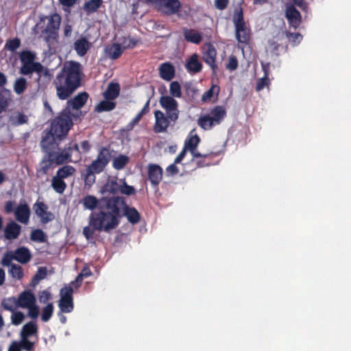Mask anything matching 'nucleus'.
Segmentation results:
<instances>
[{"label":"nucleus","mask_w":351,"mask_h":351,"mask_svg":"<svg viewBox=\"0 0 351 351\" xmlns=\"http://www.w3.org/2000/svg\"><path fill=\"white\" fill-rule=\"evenodd\" d=\"M52 152L45 154L38 165L36 169L37 177H40L48 174L49 169L56 166L52 158Z\"/></svg>","instance_id":"obj_15"},{"label":"nucleus","mask_w":351,"mask_h":351,"mask_svg":"<svg viewBox=\"0 0 351 351\" xmlns=\"http://www.w3.org/2000/svg\"><path fill=\"white\" fill-rule=\"evenodd\" d=\"M84 278H82L80 274H79L75 278V279L73 281H71L67 286L72 287L73 289L75 288V289H78L81 287L82 280Z\"/></svg>","instance_id":"obj_64"},{"label":"nucleus","mask_w":351,"mask_h":351,"mask_svg":"<svg viewBox=\"0 0 351 351\" xmlns=\"http://www.w3.org/2000/svg\"><path fill=\"white\" fill-rule=\"evenodd\" d=\"M73 126V121L71 117V112L69 110H64L51 123V134L62 139L67 135L69 131Z\"/></svg>","instance_id":"obj_3"},{"label":"nucleus","mask_w":351,"mask_h":351,"mask_svg":"<svg viewBox=\"0 0 351 351\" xmlns=\"http://www.w3.org/2000/svg\"><path fill=\"white\" fill-rule=\"evenodd\" d=\"M21 229V226L15 221L9 222L4 228V237L8 240H14L20 235Z\"/></svg>","instance_id":"obj_21"},{"label":"nucleus","mask_w":351,"mask_h":351,"mask_svg":"<svg viewBox=\"0 0 351 351\" xmlns=\"http://www.w3.org/2000/svg\"><path fill=\"white\" fill-rule=\"evenodd\" d=\"M84 78L82 65L74 60L66 61L56 75L52 86L56 95L61 101H67L64 110H80L87 102L89 95L84 91L73 98L72 95L83 85Z\"/></svg>","instance_id":"obj_1"},{"label":"nucleus","mask_w":351,"mask_h":351,"mask_svg":"<svg viewBox=\"0 0 351 351\" xmlns=\"http://www.w3.org/2000/svg\"><path fill=\"white\" fill-rule=\"evenodd\" d=\"M47 274V271L46 267H39L38 271L35 274L34 277V280H40L44 279Z\"/></svg>","instance_id":"obj_63"},{"label":"nucleus","mask_w":351,"mask_h":351,"mask_svg":"<svg viewBox=\"0 0 351 351\" xmlns=\"http://www.w3.org/2000/svg\"><path fill=\"white\" fill-rule=\"evenodd\" d=\"M160 106L165 110L172 122L176 123L179 118L180 110L178 101L169 95H162L159 99Z\"/></svg>","instance_id":"obj_7"},{"label":"nucleus","mask_w":351,"mask_h":351,"mask_svg":"<svg viewBox=\"0 0 351 351\" xmlns=\"http://www.w3.org/2000/svg\"><path fill=\"white\" fill-rule=\"evenodd\" d=\"M36 215L40 218L43 223H47L54 219V215L48 211V206L43 202L37 201L33 206Z\"/></svg>","instance_id":"obj_13"},{"label":"nucleus","mask_w":351,"mask_h":351,"mask_svg":"<svg viewBox=\"0 0 351 351\" xmlns=\"http://www.w3.org/2000/svg\"><path fill=\"white\" fill-rule=\"evenodd\" d=\"M2 306L4 309L14 312L16 307H18L16 299L14 297L9 298L3 302Z\"/></svg>","instance_id":"obj_52"},{"label":"nucleus","mask_w":351,"mask_h":351,"mask_svg":"<svg viewBox=\"0 0 351 351\" xmlns=\"http://www.w3.org/2000/svg\"><path fill=\"white\" fill-rule=\"evenodd\" d=\"M21 46V40L19 38L8 40L5 45V49L12 52L15 51Z\"/></svg>","instance_id":"obj_49"},{"label":"nucleus","mask_w":351,"mask_h":351,"mask_svg":"<svg viewBox=\"0 0 351 351\" xmlns=\"http://www.w3.org/2000/svg\"><path fill=\"white\" fill-rule=\"evenodd\" d=\"M123 204L121 206L120 215L119 218V224L123 216L126 217L128 221L132 224H136L140 221L141 215L138 211L134 207H130L126 204L125 198L123 197Z\"/></svg>","instance_id":"obj_12"},{"label":"nucleus","mask_w":351,"mask_h":351,"mask_svg":"<svg viewBox=\"0 0 351 351\" xmlns=\"http://www.w3.org/2000/svg\"><path fill=\"white\" fill-rule=\"evenodd\" d=\"M119 191L121 193L126 195H132L136 193L134 187L128 185L124 180H123V184L120 185Z\"/></svg>","instance_id":"obj_53"},{"label":"nucleus","mask_w":351,"mask_h":351,"mask_svg":"<svg viewBox=\"0 0 351 351\" xmlns=\"http://www.w3.org/2000/svg\"><path fill=\"white\" fill-rule=\"evenodd\" d=\"M163 171L160 166L156 164H149L147 166L148 180L153 187L156 188L162 179Z\"/></svg>","instance_id":"obj_14"},{"label":"nucleus","mask_w":351,"mask_h":351,"mask_svg":"<svg viewBox=\"0 0 351 351\" xmlns=\"http://www.w3.org/2000/svg\"><path fill=\"white\" fill-rule=\"evenodd\" d=\"M36 302V297L30 290L21 292L16 299V304L18 307H21L22 308H25L32 305H34V304Z\"/></svg>","instance_id":"obj_20"},{"label":"nucleus","mask_w":351,"mask_h":351,"mask_svg":"<svg viewBox=\"0 0 351 351\" xmlns=\"http://www.w3.org/2000/svg\"><path fill=\"white\" fill-rule=\"evenodd\" d=\"M91 47V43L88 40V38L84 36H81L73 43V49L76 53L80 57L84 56Z\"/></svg>","instance_id":"obj_19"},{"label":"nucleus","mask_w":351,"mask_h":351,"mask_svg":"<svg viewBox=\"0 0 351 351\" xmlns=\"http://www.w3.org/2000/svg\"><path fill=\"white\" fill-rule=\"evenodd\" d=\"M155 117V123L154 125V131L156 133H162L167 131L171 120L169 118V115L163 112L156 110L154 112Z\"/></svg>","instance_id":"obj_11"},{"label":"nucleus","mask_w":351,"mask_h":351,"mask_svg":"<svg viewBox=\"0 0 351 351\" xmlns=\"http://www.w3.org/2000/svg\"><path fill=\"white\" fill-rule=\"evenodd\" d=\"M43 33L45 34V40L48 43L56 42L58 38V30H43Z\"/></svg>","instance_id":"obj_51"},{"label":"nucleus","mask_w":351,"mask_h":351,"mask_svg":"<svg viewBox=\"0 0 351 351\" xmlns=\"http://www.w3.org/2000/svg\"><path fill=\"white\" fill-rule=\"evenodd\" d=\"M116 104L110 100L101 101L95 108V110L97 112H101L104 111H110L115 108Z\"/></svg>","instance_id":"obj_40"},{"label":"nucleus","mask_w":351,"mask_h":351,"mask_svg":"<svg viewBox=\"0 0 351 351\" xmlns=\"http://www.w3.org/2000/svg\"><path fill=\"white\" fill-rule=\"evenodd\" d=\"M106 166L102 165L99 160H94L86 168V169L95 173H100Z\"/></svg>","instance_id":"obj_50"},{"label":"nucleus","mask_w":351,"mask_h":351,"mask_svg":"<svg viewBox=\"0 0 351 351\" xmlns=\"http://www.w3.org/2000/svg\"><path fill=\"white\" fill-rule=\"evenodd\" d=\"M75 171L76 169L74 167L66 165L58 169L56 176L64 180L69 177L73 176L75 173Z\"/></svg>","instance_id":"obj_34"},{"label":"nucleus","mask_w":351,"mask_h":351,"mask_svg":"<svg viewBox=\"0 0 351 351\" xmlns=\"http://www.w3.org/2000/svg\"><path fill=\"white\" fill-rule=\"evenodd\" d=\"M197 123L204 130H209L217 125L210 114L201 116L197 120Z\"/></svg>","instance_id":"obj_35"},{"label":"nucleus","mask_w":351,"mask_h":351,"mask_svg":"<svg viewBox=\"0 0 351 351\" xmlns=\"http://www.w3.org/2000/svg\"><path fill=\"white\" fill-rule=\"evenodd\" d=\"M286 17L290 25L294 28H297L300 24L301 14L300 12L292 5L287 7Z\"/></svg>","instance_id":"obj_24"},{"label":"nucleus","mask_w":351,"mask_h":351,"mask_svg":"<svg viewBox=\"0 0 351 351\" xmlns=\"http://www.w3.org/2000/svg\"><path fill=\"white\" fill-rule=\"evenodd\" d=\"M9 274L12 278L21 280L24 276V272L22 267L17 264H12L9 269Z\"/></svg>","instance_id":"obj_43"},{"label":"nucleus","mask_w":351,"mask_h":351,"mask_svg":"<svg viewBox=\"0 0 351 351\" xmlns=\"http://www.w3.org/2000/svg\"><path fill=\"white\" fill-rule=\"evenodd\" d=\"M19 56L21 64L34 62L36 58V53L29 50L22 51Z\"/></svg>","instance_id":"obj_42"},{"label":"nucleus","mask_w":351,"mask_h":351,"mask_svg":"<svg viewBox=\"0 0 351 351\" xmlns=\"http://www.w3.org/2000/svg\"><path fill=\"white\" fill-rule=\"evenodd\" d=\"M30 239L32 241L38 243H45L47 241V236L41 229H36L32 231Z\"/></svg>","instance_id":"obj_44"},{"label":"nucleus","mask_w":351,"mask_h":351,"mask_svg":"<svg viewBox=\"0 0 351 351\" xmlns=\"http://www.w3.org/2000/svg\"><path fill=\"white\" fill-rule=\"evenodd\" d=\"M84 209L98 212L92 213L89 217V224L94 230L106 232L119 226L121 206L123 204V197H102L98 199L93 195L84 196L80 201Z\"/></svg>","instance_id":"obj_2"},{"label":"nucleus","mask_w":351,"mask_h":351,"mask_svg":"<svg viewBox=\"0 0 351 351\" xmlns=\"http://www.w3.org/2000/svg\"><path fill=\"white\" fill-rule=\"evenodd\" d=\"M200 143V138L196 133L195 129H193L187 138L184 141V148L190 152L193 158H209L212 154H202L196 150Z\"/></svg>","instance_id":"obj_9"},{"label":"nucleus","mask_w":351,"mask_h":351,"mask_svg":"<svg viewBox=\"0 0 351 351\" xmlns=\"http://www.w3.org/2000/svg\"><path fill=\"white\" fill-rule=\"evenodd\" d=\"M12 260H14V254L12 252H6L1 260V264L3 266H10L11 267Z\"/></svg>","instance_id":"obj_57"},{"label":"nucleus","mask_w":351,"mask_h":351,"mask_svg":"<svg viewBox=\"0 0 351 351\" xmlns=\"http://www.w3.org/2000/svg\"><path fill=\"white\" fill-rule=\"evenodd\" d=\"M123 49L119 43H113L111 46L106 49V53L112 60L118 59L123 53Z\"/></svg>","instance_id":"obj_32"},{"label":"nucleus","mask_w":351,"mask_h":351,"mask_svg":"<svg viewBox=\"0 0 351 351\" xmlns=\"http://www.w3.org/2000/svg\"><path fill=\"white\" fill-rule=\"evenodd\" d=\"M57 138H58L56 136L51 134L50 132H49L46 136L43 138L40 142V146L45 154L53 152L56 148H58V145L56 143V140Z\"/></svg>","instance_id":"obj_22"},{"label":"nucleus","mask_w":351,"mask_h":351,"mask_svg":"<svg viewBox=\"0 0 351 351\" xmlns=\"http://www.w3.org/2000/svg\"><path fill=\"white\" fill-rule=\"evenodd\" d=\"M10 121L14 126L21 125L28 122L27 115L21 112H16L10 117Z\"/></svg>","instance_id":"obj_36"},{"label":"nucleus","mask_w":351,"mask_h":351,"mask_svg":"<svg viewBox=\"0 0 351 351\" xmlns=\"http://www.w3.org/2000/svg\"><path fill=\"white\" fill-rule=\"evenodd\" d=\"M186 69L189 72L193 73H199L202 69V64L198 60L197 53H193L186 63Z\"/></svg>","instance_id":"obj_27"},{"label":"nucleus","mask_w":351,"mask_h":351,"mask_svg":"<svg viewBox=\"0 0 351 351\" xmlns=\"http://www.w3.org/2000/svg\"><path fill=\"white\" fill-rule=\"evenodd\" d=\"M183 34L185 40L187 42L194 44H199L202 40V34L193 29H184Z\"/></svg>","instance_id":"obj_29"},{"label":"nucleus","mask_w":351,"mask_h":351,"mask_svg":"<svg viewBox=\"0 0 351 351\" xmlns=\"http://www.w3.org/2000/svg\"><path fill=\"white\" fill-rule=\"evenodd\" d=\"M52 154V158L56 166L72 162V156H74L77 160L81 158V152L79 146L77 143L73 142L69 143L68 146L60 152L53 151Z\"/></svg>","instance_id":"obj_5"},{"label":"nucleus","mask_w":351,"mask_h":351,"mask_svg":"<svg viewBox=\"0 0 351 351\" xmlns=\"http://www.w3.org/2000/svg\"><path fill=\"white\" fill-rule=\"evenodd\" d=\"M51 186L52 189L59 194H62L67 186L64 180L57 176H54L52 178Z\"/></svg>","instance_id":"obj_33"},{"label":"nucleus","mask_w":351,"mask_h":351,"mask_svg":"<svg viewBox=\"0 0 351 351\" xmlns=\"http://www.w3.org/2000/svg\"><path fill=\"white\" fill-rule=\"evenodd\" d=\"M26 308L28 309V316L29 317L32 319H36L38 317L39 315V308L38 306L36 305V303Z\"/></svg>","instance_id":"obj_59"},{"label":"nucleus","mask_w":351,"mask_h":351,"mask_svg":"<svg viewBox=\"0 0 351 351\" xmlns=\"http://www.w3.org/2000/svg\"><path fill=\"white\" fill-rule=\"evenodd\" d=\"M27 85V80L24 77H19L14 82V90L17 95H21L26 90Z\"/></svg>","instance_id":"obj_46"},{"label":"nucleus","mask_w":351,"mask_h":351,"mask_svg":"<svg viewBox=\"0 0 351 351\" xmlns=\"http://www.w3.org/2000/svg\"><path fill=\"white\" fill-rule=\"evenodd\" d=\"M53 309H54V308H53V305L52 303L47 304L43 308L42 314H41V319L45 322H48L53 315Z\"/></svg>","instance_id":"obj_48"},{"label":"nucleus","mask_w":351,"mask_h":351,"mask_svg":"<svg viewBox=\"0 0 351 351\" xmlns=\"http://www.w3.org/2000/svg\"><path fill=\"white\" fill-rule=\"evenodd\" d=\"M209 114L215 124L219 125L226 116V111L223 106H216L210 110Z\"/></svg>","instance_id":"obj_28"},{"label":"nucleus","mask_w":351,"mask_h":351,"mask_svg":"<svg viewBox=\"0 0 351 351\" xmlns=\"http://www.w3.org/2000/svg\"><path fill=\"white\" fill-rule=\"evenodd\" d=\"M238 67V60L237 58L234 56H231L229 58V60L228 64H226V69L229 71H234Z\"/></svg>","instance_id":"obj_58"},{"label":"nucleus","mask_w":351,"mask_h":351,"mask_svg":"<svg viewBox=\"0 0 351 351\" xmlns=\"http://www.w3.org/2000/svg\"><path fill=\"white\" fill-rule=\"evenodd\" d=\"M206 154H212V156H210L209 158H193L194 159H197V166L198 167H208L214 164L213 158L218 156L217 153H214L212 152L207 153Z\"/></svg>","instance_id":"obj_41"},{"label":"nucleus","mask_w":351,"mask_h":351,"mask_svg":"<svg viewBox=\"0 0 351 351\" xmlns=\"http://www.w3.org/2000/svg\"><path fill=\"white\" fill-rule=\"evenodd\" d=\"M24 319L25 315L21 311L13 312L11 316L12 324L15 326H18L21 324Z\"/></svg>","instance_id":"obj_55"},{"label":"nucleus","mask_w":351,"mask_h":351,"mask_svg":"<svg viewBox=\"0 0 351 351\" xmlns=\"http://www.w3.org/2000/svg\"><path fill=\"white\" fill-rule=\"evenodd\" d=\"M169 93L173 98H180L182 97V89L178 81L171 82L169 85Z\"/></svg>","instance_id":"obj_45"},{"label":"nucleus","mask_w":351,"mask_h":351,"mask_svg":"<svg viewBox=\"0 0 351 351\" xmlns=\"http://www.w3.org/2000/svg\"><path fill=\"white\" fill-rule=\"evenodd\" d=\"M38 334V327L35 322H29L22 327L20 332V341L25 348V351H34L35 348V342L32 341L29 339L35 337L36 339Z\"/></svg>","instance_id":"obj_6"},{"label":"nucleus","mask_w":351,"mask_h":351,"mask_svg":"<svg viewBox=\"0 0 351 351\" xmlns=\"http://www.w3.org/2000/svg\"><path fill=\"white\" fill-rule=\"evenodd\" d=\"M44 66L38 62H34L21 64L20 68V73L24 75H28L33 73H36L38 75L37 81H39L43 71Z\"/></svg>","instance_id":"obj_18"},{"label":"nucleus","mask_w":351,"mask_h":351,"mask_svg":"<svg viewBox=\"0 0 351 351\" xmlns=\"http://www.w3.org/2000/svg\"><path fill=\"white\" fill-rule=\"evenodd\" d=\"M160 77L167 82L171 81L176 74L175 67L171 62L162 63L158 68Z\"/></svg>","instance_id":"obj_23"},{"label":"nucleus","mask_w":351,"mask_h":351,"mask_svg":"<svg viewBox=\"0 0 351 351\" xmlns=\"http://www.w3.org/2000/svg\"><path fill=\"white\" fill-rule=\"evenodd\" d=\"M120 185L117 180L114 179H109L106 183L101 187V193L105 194L109 193L111 194H116L119 191Z\"/></svg>","instance_id":"obj_31"},{"label":"nucleus","mask_w":351,"mask_h":351,"mask_svg":"<svg viewBox=\"0 0 351 351\" xmlns=\"http://www.w3.org/2000/svg\"><path fill=\"white\" fill-rule=\"evenodd\" d=\"M155 5L159 12L167 16L178 14L181 8L180 0H156Z\"/></svg>","instance_id":"obj_10"},{"label":"nucleus","mask_w":351,"mask_h":351,"mask_svg":"<svg viewBox=\"0 0 351 351\" xmlns=\"http://www.w3.org/2000/svg\"><path fill=\"white\" fill-rule=\"evenodd\" d=\"M216 56L217 51L215 47L210 43L207 44L204 48L202 59L213 71L217 68Z\"/></svg>","instance_id":"obj_16"},{"label":"nucleus","mask_w":351,"mask_h":351,"mask_svg":"<svg viewBox=\"0 0 351 351\" xmlns=\"http://www.w3.org/2000/svg\"><path fill=\"white\" fill-rule=\"evenodd\" d=\"M110 157L111 154L109 149L107 147H102L99 150L95 160H99V162L102 163V165L106 166L110 161Z\"/></svg>","instance_id":"obj_38"},{"label":"nucleus","mask_w":351,"mask_h":351,"mask_svg":"<svg viewBox=\"0 0 351 351\" xmlns=\"http://www.w3.org/2000/svg\"><path fill=\"white\" fill-rule=\"evenodd\" d=\"M102 3V0H89L85 2L84 9L88 13H93L101 7Z\"/></svg>","instance_id":"obj_39"},{"label":"nucleus","mask_w":351,"mask_h":351,"mask_svg":"<svg viewBox=\"0 0 351 351\" xmlns=\"http://www.w3.org/2000/svg\"><path fill=\"white\" fill-rule=\"evenodd\" d=\"M95 173L86 169V173L84 178L85 185H87L90 187L95 182Z\"/></svg>","instance_id":"obj_56"},{"label":"nucleus","mask_w":351,"mask_h":351,"mask_svg":"<svg viewBox=\"0 0 351 351\" xmlns=\"http://www.w3.org/2000/svg\"><path fill=\"white\" fill-rule=\"evenodd\" d=\"M215 86H212L208 90H206L202 97V100L204 102L210 101L214 95V89Z\"/></svg>","instance_id":"obj_60"},{"label":"nucleus","mask_w":351,"mask_h":351,"mask_svg":"<svg viewBox=\"0 0 351 351\" xmlns=\"http://www.w3.org/2000/svg\"><path fill=\"white\" fill-rule=\"evenodd\" d=\"M73 292L74 291L71 286H64L60 289V299L58 306L62 313H69L73 311L74 308Z\"/></svg>","instance_id":"obj_8"},{"label":"nucleus","mask_w":351,"mask_h":351,"mask_svg":"<svg viewBox=\"0 0 351 351\" xmlns=\"http://www.w3.org/2000/svg\"><path fill=\"white\" fill-rule=\"evenodd\" d=\"M233 23L235 27V36L238 42L240 44H248L250 40V29L246 26L241 8L235 10Z\"/></svg>","instance_id":"obj_4"},{"label":"nucleus","mask_w":351,"mask_h":351,"mask_svg":"<svg viewBox=\"0 0 351 351\" xmlns=\"http://www.w3.org/2000/svg\"><path fill=\"white\" fill-rule=\"evenodd\" d=\"M270 84L269 77L263 76V77L258 79L256 82V91H261L265 87L269 88Z\"/></svg>","instance_id":"obj_54"},{"label":"nucleus","mask_w":351,"mask_h":351,"mask_svg":"<svg viewBox=\"0 0 351 351\" xmlns=\"http://www.w3.org/2000/svg\"><path fill=\"white\" fill-rule=\"evenodd\" d=\"M31 210L29 206L26 203H20L14 210V217L17 221L27 224L29 221Z\"/></svg>","instance_id":"obj_17"},{"label":"nucleus","mask_w":351,"mask_h":351,"mask_svg":"<svg viewBox=\"0 0 351 351\" xmlns=\"http://www.w3.org/2000/svg\"><path fill=\"white\" fill-rule=\"evenodd\" d=\"M186 97L190 101L196 99L198 95V90L191 84H186L184 86Z\"/></svg>","instance_id":"obj_47"},{"label":"nucleus","mask_w":351,"mask_h":351,"mask_svg":"<svg viewBox=\"0 0 351 351\" xmlns=\"http://www.w3.org/2000/svg\"><path fill=\"white\" fill-rule=\"evenodd\" d=\"M51 298V294L49 291L44 290L39 295V301L40 303L46 304Z\"/></svg>","instance_id":"obj_62"},{"label":"nucleus","mask_w":351,"mask_h":351,"mask_svg":"<svg viewBox=\"0 0 351 351\" xmlns=\"http://www.w3.org/2000/svg\"><path fill=\"white\" fill-rule=\"evenodd\" d=\"M130 158L128 156L123 154L119 155L115 157L112 160V167L116 170H121L123 169L129 162Z\"/></svg>","instance_id":"obj_37"},{"label":"nucleus","mask_w":351,"mask_h":351,"mask_svg":"<svg viewBox=\"0 0 351 351\" xmlns=\"http://www.w3.org/2000/svg\"><path fill=\"white\" fill-rule=\"evenodd\" d=\"M119 84L118 83L110 82L106 91L104 93V97L106 99L113 100L119 96Z\"/></svg>","instance_id":"obj_30"},{"label":"nucleus","mask_w":351,"mask_h":351,"mask_svg":"<svg viewBox=\"0 0 351 351\" xmlns=\"http://www.w3.org/2000/svg\"><path fill=\"white\" fill-rule=\"evenodd\" d=\"M22 350H25V348L23 347L21 341H14L10 345L8 351H21Z\"/></svg>","instance_id":"obj_61"},{"label":"nucleus","mask_w":351,"mask_h":351,"mask_svg":"<svg viewBox=\"0 0 351 351\" xmlns=\"http://www.w3.org/2000/svg\"><path fill=\"white\" fill-rule=\"evenodd\" d=\"M12 253L14 260L21 264L27 263L32 258L30 251L26 247H19L12 252Z\"/></svg>","instance_id":"obj_25"},{"label":"nucleus","mask_w":351,"mask_h":351,"mask_svg":"<svg viewBox=\"0 0 351 351\" xmlns=\"http://www.w3.org/2000/svg\"><path fill=\"white\" fill-rule=\"evenodd\" d=\"M48 20L47 26L44 30H58L60 28L61 23V16L58 13H53L49 16H45L40 18L41 21Z\"/></svg>","instance_id":"obj_26"}]
</instances>
